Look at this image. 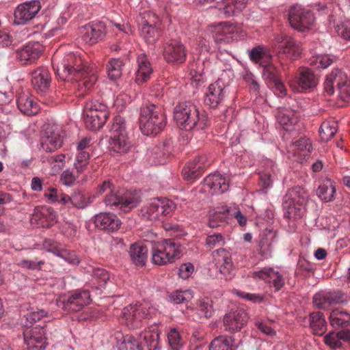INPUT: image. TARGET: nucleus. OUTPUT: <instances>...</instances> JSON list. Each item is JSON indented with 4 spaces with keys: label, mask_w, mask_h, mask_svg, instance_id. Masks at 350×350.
Wrapping results in <instances>:
<instances>
[{
    "label": "nucleus",
    "mask_w": 350,
    "mask_h": 350,
    "mask_svg": "<svg viewBox=\"0 0 350 350\" xmlns=\"http://www.w3.org/2000/svg\"><path fill=\"white\" fill-rule=\"evenodd\" d=\"M57 74L68 83L70 92L77 97H83L97 80L93 68L85 65L81 57L72 53L64 56L57 67Z\"/></svg>",
    "instance_id": "obj_1"
},
{
    "label": "nucleus",
    "mask_w": 350,
    "mask_h": 350,
    "mask_svg": "<svg viewBox=\"0 0 350 350\" xmlns=\"http://www.w3.org/2000/svg\"><path fill=\"white\" fill-rule=\"evenodd\" d=\"M174 119L178 127L185 130H202L207 125V118L200 114L196 105L191 101L178 103L174 108Z\"/></svg>",
    "instance_id": "obj_2"
},
{
    "label": "nucleus",
    "mask_w": 350,
    "mask_h": 350,
    "mask_svg": "<svg viewBox=\"0 0 350 350\" xmlns=\"http://www.w3.org/2000/svg\"><path fill=\"white\" fill-rule=\"evenodd\" d=\"M165 125V117L160 106L148 104L141 109L139 128L143 134L157 135Z\"/></svg>",
    "instance_id": "obj_3"
},
{
    "label": "nucleus",
    "mask_w": 350,
    "mask_h": 350,
    "mask_svg": "<svg viewBox=\"0 0 350 350\" xmlns=\"http://www.w3.org/2000/svg\"><path fill=\"white\" fill-rule=\"evenodd\" d=\"M182 247L179 243L174 239H165L152 244V262L154 265L162 266L172 263L180 258Z\"/></svg>",
    "instance_id": "obj_4"
},
{
    "label": "nucleus",
    "mask_w": 350,
    "mask_h": 350,
    "mask_svg": "<svg viewBox=\"0 0 350 350\" xmlns=\"http://www.w3.org/2000/svg\"><path fill=\"white\" fill-rule=\"evenodd\" d=\"M308 194L299 187L290 189L283 199L282 206L284 216L288 219L301 217L303 206L306 203Z\"/></svg>",
    "instance_id": "obj_5"
},
{
    "label": "nucleus",
    "mask_w": 350,
    "mask_h": 350,
    "mask_svg": "<svg viewBox=\"0 0 350 350\" xmlns=\"http://www.w3.org/2000/svg\"><path fill=\"white\" fill-rule=\"evenodd\" d=\"M174 203L167 198L150 199L139 212V215L148 221H156L170 215L175 209Z\"/></svg>",
    "instance_id": "obj_6"
},
{
    "label": "nucleus",
    "mask_w": 350,
    "mask_h": 350,
    "mask_svg": "<svg viewBox=\"0 0 350 350\" xmlns=\"http://www.w3.org/2000/svg\"><path fill=\"white\" fill-rule=\"evenodd\" d=\"M272 46L279 58L296 59L301 53V43L293 37L283 33H277L273 40Z\"/></svg>",
    "instance_id": "obj_7"
},
{
    "label": "nucleus",
    "mask_w": 350,
    "mask_h": 350,
    "mask_svg": "<svg viewBox=\"0 0 350 350\" xmlns=\"http://www.w3.org/2000/svg\"><path fill=\"white\" fill-rule=\"evenodd\" d=\"M90 301L88 290L77 289L70 294L60 296L57 299V306L67 312H78Z\"/></svg>",
    "instance_id": "obj_8"
},
{
    "label": "nucleus",
    "mask_w": 350,
    "mask_h": 350,
    "mask_svg": "<svg viewBox=\"0 0 350 350\" xmlns=\"http://www.w3.org/2000/svg\"><path fill=\"white\" fill-rule=\"evenodd\" d=\"M105 203L107 206L127 213L138 204L139 199L137 196L130 193L124 191H116L113 189L105 195Z\"/></svg>",
    "instance_id": "obj_9"
},
{
    "label": "nucleus",
    "mask_w": 350,
    "mask_h": 350,
    "mask_svg": "<svg viewBox=\"0 0 350 350\" xmlns=\"http://www.w3.org/2000/svg\"><path fill=\"white\" fill-rule=\"evenodd\" d=\"M64 132L57 124L44 125L41 145L44 150L53 152L62 146Z\"/></svg>",
    "instance_id": "obj_10"
},
{
    "label": "nucleus",
    "mask_w": 350,
    "mask_h": 350,
    "mask_svg": "<svg viewBox=\"0 0 350 350\" xmlns=\"http://www.w3.org/2000/svg\"><path fill=\"white\" fill-rule=\"evenodd\" d=\"M288 21L293 28L304 31L312 26L314 17L309 10L300 5H295L289 10Z\"/></svg>",
    "instance_id": "obj_11"
},
{
    "label": "nucleus",
    "mask_w": 350,
    "mask_h": 350,
    "mask_svg": "<svg viewBox=\"0 0 350 350\" xmlns=\"http://www.w3.org/2000/svg\"><path fill=\"white\" fill-rule=\"evenodd\" d=\"M121 317L128 327L136 329L144 319L150 317L149 308L142 304H131L123 308Z\"/></svg>",
    "instance_id": "obj_12"
},
{
    "label": "nucleus",
    "mask_w": 350,
    "mask_h": 350,
    "mask_svg": "<svg viewBox=\"0 0 350 350\" xmlns=\"http://www.w3.org/2000/svg\"><path fill=\"white\" fill-rule=\"evenodd\" d=\"M163 56L168 63L180 64L186 60L187 49L180 41L170 39L163 43Z\"/></svg>",
    "instance_id": "obj_13"
},
{
    "label": "nucleus",
    "mask_w": 350,
    "mask_h": 350,
    "mask_svg": "<svg viewBox=\"0 0 350 350\" xmlns=\"http://www.w3.org/2000/svg\"><path fill=\"white\" fill-rule=\"evenodd\" d=\"M227 87L221 79H217L209 85L205 94L204 103L211 108H216L222 105L228 96Z\"/></svg>",
    "instance_id": "obj_14"
},
{
    "label": "nucleus",
    "mask_w": 350,
    "mask_h": 350,
    "mask_svg": "<svg viewBox=\"0 0 350 350\" xmlns=\"http://www.w3.org/2000/svg\"><path fill=\"white\" fill-rule=\"evenodd\" d=\"M319 83L318 77L308 68H300L291 87L297 92L310 90L314 88Z\"/></svg>",
    "instance_id": "obj_15"
},
{
    "label": "nucleus",
    "mask_w": 350,
    "mask_h": 350,
    "mask_svg": "<svg viewBox=\"0 0 350 350\" xmlns=\"http://www.w3.org/2000/svg\"><path fill=\"white\" fill-rule=\"evenodd\" d=\"M211 162L206 154L196 157L192 161L187 163L182 170L183 178L192 182L198 178L204 170L209 166Z\"/></svg>",
    "instance_id": "obj_16"
},
{
    "label": "nucleus",
    "mask_w": 350,
    "mask_h": 350,
    "mask_svg": "<svg viewBox=\"0 0 350 350\" xmlns=\"http://www.w3.org/2000/svg\"><path fill=\"white\" fill-rule=\"evenodd\" d=\"M144 21L139 28V33L143 40L148 44H154L163 33V25L157 18Z\"/></svg>",
    "instance_id": "obj_17"
},
{
    "label": "nucleus",
    "mask_w": 350,
    "mask_h": 350,
    "mask_svg": "<svg viewBox=\"0 0 350 350\" xmlns=\"http://www.w3.org/2000/svg\"><path fill=\"white\" fill-rule=\"evenodd\" d=\"M41 5L38 1H30L19 4L14 11V23L23 25L33 19L38 13Z\"/></svg>",
    "instance_id": "obj_18"
},
{
    "label": "nucleus",
    "mask_w": 350,
    "mask_h": 350,
    "mask_svg": "<svg viewBox=\"0 0 350 350\" xmlns=\"http://www.w3.org/2000/svg\"><path fill=\"white\" fill-rule=\"evenodd\" d=\"M248 316L243 308H237L226 314L223 322L225 330L230 333L241 331L247 323Z\"/></svg>",
    "instance_id": "obj_19"
},
{
    "label": "nucleus",
    "mask_w": 350,
    "mask_h": 350,
    "mask_svg": "<svg viewBox=\"0 0 350 350\" xmlns=\"http://www.w3.org/2000/svg\"><path fill=\"white\" fill-rule=\"evenodd\" d=\"M107 33L105 24L102 21L92 22L81 29L82 39L86 43L95 44L104 38Z\"/></svg>",
    "instance_id": "obj_20"
},
{
    "label": "nucleus",
    "mask_w": 350,
    "mask_h": 350,
    "mask_svg": "<svg viewBox=\"0 0 350 350\" xmlns=\"http://www.w3.org/2000/svg\"><path fill=\"white\" fill-rule=\"evenodd\" d=\"M250 276L254 280H261L271 284L275 292L280 291L284 285V279L279 271L272 267H264L260 270L250 273Z\"/></svg>",
    "instance_id": "obj_21"
},
{
    "label": "nucleus",
    "mask_w": 350,
    "mask_h": 350,
    "mask_svg": "<svg viewBox=\"0 0 350 350\" xmlns=\"http://www.w3.org/2000/svg\"><path fill=\"white\" fill-rule=\"evenodd\" d=\"M346 297L341 291H321L316 293L313 297V304L319 309H328L329 307L342 303Z\"/></svg>",
    "instance_id": "obj_22"
},
{
    "label": "nucleus",
    "mask_w": 350,
    "mask_h": 350,
    "mask_svg": "<svg viewBox=\"0 0 350 350\" xmlns=\"http://www.w3.org/2000/svg\"><path fill=\"white\" fill-rule=\"evenodd\" d=\"M42 50L39 42H30L16 51V58L22 64H31L38 59Z\"/></svg>",
    "instance_id": "obj_23"
},
{
    "label": "nucleus",
    "mask_w": 350,
    "mask_h": 350,
    "mask_svg": "<svg viewBox=\"0 0 350 350\" xmlns=\"http://www.w3.org/2000/svg\"><path fill=\"white\" fill-rule=\"evenodd\" d=\"M51 77L49 71L44 67H39L31 73V84L38 93H46L49 89Z\"/></svg>",
    "instance_id": "obj_24"
},
{
    "label": "nucleus",
    "mask_w": 350,
    "mask_h": 350,
    "mask_svg": "<svg viewBox=\"0 0 350 350\" xmlns=\"http://www.w3.org/2000/svg\"><path fill=\"white\" fill-rule=\"evenodd\" d=\"M24 340L29 348L44 350L45 349V331L43 327H33L23 332Z\"/></svg>",
    "instance_id": "obj_25"
},
{
    "label": "nucleus",
    "mask_w": 350,
    "mask_h": 350,
    "mask_svg": "<svg viewBox=\"0 0 350 350\" xmlns=\"http://www.w3.org/2000/svg\"><path fill=\"white\" fill-rule=\"evenodd\" d=\"M236 27L230 23L225 22L213 27V38L217 43H228L235 36Z\"/></svg>",
    "instance_id": "obj_26"
},
{
    "label": "nucleus",
    "mask_w": 350,
    "mask_h": 350,
    "mask_svg": "<svg viewBox=\"0 0 350 350\" xmlns=\"http://www.w3.org/2000/svg\"><path fill=\"white\" fill-rule=\"evenodd\" d=\"M139 345L147 350H156L159 342V333L156 324L150 325L139 336Z\"/></svg>",
    "instance_id": "obj_27"
},
{
    "label": "nucleus",
    "mask_w": 350,
    "mask_h": 350,
    "mask_svg": "<svg viewBox=\"0 0 350 350\" xmlns=\"http://www.w3.org/2000/svg\"><path fill=\"white\" fill-rule=\"evenodd\" d=\"M230 214L234 216L240 226H243L246 224L247 219L239 211H237L233 213H230V211L228 208L222 207L219 211H215L211 215L208 221L209 227L215 228L219 226V224H217V221L224 222L226 221Z\"/></svg>",
    "instance_id": "obj_28"
},
{
    "label": "nucleus",
    "mask_w": 350,
    "mask_h": 350,
    "mask_svg": "<svg viewBox=\"0 0 350 350\" xmlns=\"http://www.w3.org/2000/svg\"><path fill=\"white\" fill-rule=\"evenodd\" d=\"M137 70L135 73V82L138 85L146 83L153 72V69L148 57L144 54L138 55Z\"/></svg>",
    "instance_id": "obj_29"
},
{
    "label": "nucleus",
    "mask_w": 350,
    "mask_h": 350,
    "mask_svg": "<svg viewBox=\"0 0 350 350\" xmlns=\"http://www.w3.org/2000/svg\"><path fill=\"white\" fill-rule=\"evenodd\" d=\"M213 256L219 272L226 277L230 275L234 269L230 253L224 249L219 248L214 252Z\"/></svg>",
    "instance_id": "obj_30"
},
{
    "label": "nucleus",
    "mask_w": 350,
    "mask_h": 350,
    "mask_svg": "<svg viewBox=\"0 0 350 350\" xmlns=\"http://www.w3.org/2000/svg\"><path fill=\"white\" fill-rule=\"evenodd\" d=\"M347 75L340 69H334L329 73L324 82V90L327 95L334 93L335 87L337 89L347 81Z\"/></svg>",
    "instance_id": "obj_31"
},
{
    "label": "nucleus",
    "mask_w": 350,
    "mask_h": 350,
    "mask_svg": "<svg viewBox=\"0 0 350 350\" xmlns=\"http://www.w3.org/2000/svg\"><path fill=\"white\" fill-rule=\"evenodd\" d=\"M95 225L102 230L114 232L118 230L121 225L118 217L112 213H100L96 216Z\"/></svg>",
    "instance_id": "obj_32"
},
{
    "label": "nucleus",
    "mask_w": 350,
    "mask_h": 350,
    "mask_svg": "<svg viewBox=\"0 0 350 350\" xmlns=\"http://www.w3.org/2000/svg\"><path fill=\"white\" fill-rule=\"evenodd\" d=\"M265 169L259 173L260 185L263 189L272 187L275 180L278 179V169L273 161L267 160L265 162Z\"/></svg>",
    "instance_id": "obj_33"
},
{
    "label": "nucleus",
    "mask_w": 350,
    "mask_h": 350,
    "mask_svg": "<svg viewBox=\"0 0 350 350\" xmlns=\"http://www.w3.org/2000/svg\"><path fill=\"white\" fill-rule=\"evenodd\" d=\"M329 323L334 329H346L350 327V313L346 310L337 308L330 312Z\"/></svg>",
    "instance_id": "obj_34"
},
{
    "label": "nucleus",
    "mask_w": 350,
    "mask_h": 350,
    "mask_svg": "<svg viewBox=\"0 0 350 350\" xmlns=\"http://www.w3.org/2000/svg\"><path fill=\"white\" fill-rule=\"evenodd\" d=\"M17 106L19 110L27 116H33L39 111L38 104L28 92H21L17 97Z\"/></svg>",
    "instance_id": "obj_35"
},
{
    "label": "nucleus",
    "mask_w": 350,
    "mask_h": 350,
    "mask_svg": "<svg viewBox=\"0 0 350 350\" xmlns=\"http://www.w3.org/2000/svg\"><path fill=\"white\" fill-rule=\"evenodd\" d=\"M324 342L333 349L341 347L344 342L350 344V330L344 329L338 332H329L324 336Z\"/></svg>",
    "instance_id": "obj_36"
},
{
    "label": "nucleus",
    "mask_w": 350,
    "mask_h": 350,
    "mask_svg": "<svg viewBox=\"0 0 350 350\" xmlns=\"http://www.w3.org/2000/svg\"><path fill=\"white\" fill-rule=\"evenodd\" d=\"M204 184L216 193H223L228 189L226 178L220 174H213L206 176Z\"/></svg>",
    "instance_id": "obj_37"
},
{
    "label": "nucleus",
    "mask_w": 350,
    "mask_h": 350,
    "mask_svg": "<svg viewBox=\"0 0 350 350\" xmlns=\"http://www.w3.org/2000/svg\"><path fill=\"white\" fill-rule=\"evenodd\" d=\"M44 247L46 248L49 252L61 257L70 264L77 265L79 263V258L74 251L59 249L54 243H52L50 241H46L44 243Z\"/></svg>",
    "instance_id": "obj_38"
},
{
    "label": "nucleus",
    "mask_w": 350,
    "mask_h": 350,
    "mask_svg": "<svg viewBox=\"0 0 350 350\" xmlns=\"http://www.w3.org/2000/svg\"><path fill=\"white\" fill-rule=\"evenodd\" d=\"M109 146L113 152L120 154L127 153L132 147L126 134L117 135V133L116 135L111 136Z\"/></svg>",
    "instance_id": "obj_39"
},
{
    "label": "nucleus",
    "mask_w": 350,
    "mask_h": 350,
    "mask_svg": "<svg viewBox=\"0 0 350 350\" xmlns=\"http://www.w3.org/2000/svg\"><path fill=\"white\" fill-rule=\"evenodd\" d=\"M239 342L232 336H219L209 345V350H237Z\"/></svg>",
    "instance_id": "obj_40"
},
{
    "label": "nucleus",
    "mask_w": 350,
    "mask_h": 350,
    "mask_svg": "<svg viewBox=\"0 0 350 350\" xmlns=\"http://www.w3.org/2000/svg\"><path fill=\"white\" fill-rule=\"evenodd\" d=\"M147 246L142 243H135L130 247V256L133 262L137 266H144L147 259Z\"/></svg>",
    "instance_id": "obj_41"
},
{
    "label": "nucleus",
    "mask_w": 350,
    "mask_h": 350,
    "mask_svg": "<svg viewBox=\"0 0 350 350\" xmlns=\"http://www.w3.org/2000/svg\"><path fill=\"white\" fill-rule=\"evenodd\" d=\"M310 326L315 335L322 336L327 330V323L323 313L312 312L309 316Z\"/></svg>",
    "instance_id": "obj_42"
},
{
    "label": "nucleus",
    "mask_w": 350,
    "mask_h": 350,
    "mask_svg": "<svg viewBox=\"0 0 350 350\" xmlns=\"http://www.w3.org/2000/svg\"><path fill=\"white\" fill-rule=\"evenodd\" d=\"M277 120L285 131H291L294 129L297 118L295 116L293 111L283 109L278 111Z\"/></svg>",
    "instance_id": "obj_43"
},
{
    "label": "nucleus",
    "mask_w": 350,
    "mask_h": 350,
    "mask_svg": "<svg viewBox=\"0 0 350 350\" xmlns=\"http://www.w3.org/2000/svg\"><path fill=\"white\" fill-rule=\"evenodd\" d=\"M276 232L271 229L263 230L259 235V247L262 254H268L271 252V247L275 241Z\"/></svg>",
    "instance_id": "obj_44"
},
{
    "label": "nucleus",
    "mask_w": 350,
    "mask_h": 350,
    "mask_svg": "<svg viewBox=\"0 0 350 350\" xmlns=\"http://www.w3.org/2000/svg\"><path fill=\"white\" fill-rule=\"evenodd\" d=\"M85 110L90 111L92 117H98L101 120H107L109 115L107 106L98 100L88 103Z\"/></svg>",
    "instance_id": "obj_45"
},
{
    "label": "nucleus",
    "mask_w": 350,
    "mask_h": 350,
    "mask_svg": "<svg viewBox=\"0 0 350 350\" xmlns=\"http://www.w3.org/2000/svg\"><path fill=\"white\" fill-rule=\"evenodd\" d=\"M317 193L322 200L331 202L334 199L336 187L330 179H327L319 185Z\"/></svg>",
    "instance_id": "obj_46"
},
{
    "label": "nucleus",
    "mask_w": 350,
    "mask_h": 350,
    "mask_svg": "<svg viewBox=\"0 0 350 350\" xmlns=\"http://www.w3.org/2000/svg\"><path fill=\"white\" fill-rule=\"evenodd\" d=\"M250 59L254 63L258 64L260 66L269 62L271 58L269 51L261 46L254 47L249 53Z\"/></svg>",
    "instance_id": "obj_47"
},
{
    "label": "nucleus",
    "mask_w": 350,
    "mask_h": 350,
    "mask_svg": "<svg viewBox=\"0 0 350 350\" xmlns=\"http://www.w3.org/2000/svg\"><path fill=\"white\" fill-rule=\"evenodd\" d=\"M293 150L295 154H297L300 158H306L308 157L312 150V144L309 139L301 137L296 141L293 144Z\"/></svg>",
    "instance_id": "obj_48"
},
{
    "label": "nucleus",
    "mask_w": 350,
    "mask_h": 350,
    "mask_svg": "<svg viewBox=\"0 0 350 350\" xmlns=\"http://www.w3.org/2000/svg\"><path fill=\"white\" fill-rule=\"evenodd\" d=\"M338 130V124L336 121L323 122L319 129L320 136L322 140L328 141L331 139L336 133Z\"/></svg>",
    "instance_id": "obj_49"
},
{
    "label": "nucleus",
    "mask_w": 350,
    "mask_h": 350,
    "mask_svg": "<svg viewBox=\"0 0 350 350\" xmlns=\"http://www.w3.org/2000/svg\"><path fill=\"white\" fill-rule=\"evenodd\" d=\"M90 154L89 151H77L74 162V168L77 170V175L85 172L89 163Z\"/></svg>",
    "instance_id": "obj_50"
},
{
    "label": "nucleus",
    "mask_w": 350,
    "mask_h": 350,
    "mask_svg": "<svg viewBox=\"0 0 350 350\" xmlns=\"http://www.w3.org/2000/svg\"><path fill=\"white\" fill-rule=\"evenodd\" d=\"M123 66L122 60L120 59H111L107 64V70L109 79L116 80L120 78L122 73Z\"/></svg>",
    "instance_id": "obj_51"
},
{
    "label": "nucleus",
    "mask_w": 350,
    "mask_h": 350,
    "mask_svg": "<svg viewBox=\"0 0 350 350\" xmlns=\"http://www.w3.org/2000/svg\"><path fill=\"white\" fill-rule=\"evenodd\" d=\"M262 67V75L268 85L280 79V72L273 64L267 62Z\"/></svg>",
    "instance_id": "obj_52"
},
{
    "label": "nucleus",
    "mask_w": 350,
    "mask_h": 350,
    "mask_svg": "<svg viewBox=\"0 0 350 350\" xmlns=\"http://www.w3.org/2000/svg\"><path fill=\"white\" fill-rule=\"evenodd\" d=\"M169 300L174 304H183L189 301L193 298V293L191 291H175L171 293L169 296Z\"/></svg>",
    "instance_id": "obj_53"
},
{
    "label": "nucleus",
    "mask_w": 350,
    "mask_h": 350,
    "mask_svg": "<svg viewBox=\"0 0 350 350\" xmlns=\"http://www.w3.org/2000/svg\"><path fill=\"white\" fill-rule=\"evenodd\" d=\"M84 122L85 126L91 131H96L101 129L106 120H101L100 118L92 117L91 113L84 109Z\"/></svg>",
    "instance_id": "obj_54"
},
{
    "label": "nucleus",
    "mask_w": 350,
    "mask_h": 350,
    "mask_svg": "<svg viewBox=\"0 0 350 350\" xmlns=\"http://www.w3.org/2000/svg\"><path fill=\"white\" fill-rule=\"evenodd\" d=\"M334 62V59L327 55H319L313 56L309 59V64L311 66L321 68L323 69L327 68Z\"/></svg>",
    "instance_id": "obj_55"
},
{
    "label": "nucleus",
    "mask_w": 350,
    "mask_h": 350,
    "mask_svg": "<svg viewBox=\"0 0 350 350\" xmlns=\"http://www.w3.org/2000/svg\"><path fill=\"white\" fill-rule=\"evenodd\" d=\"M200 314L205 318L211 317L213 314V301L208 298L200 299L197 304Z\"/></svg>",
    "instance_id": "obj_56"
},
{
    "label": "nucleus",
    "mask_w": 350,
    "mask_h": 350,
    "mask_svg": "<svg viewBox=\"0 0 350 350\" xmlns=\"http://www.w3.org/2000/svg\"><path fill=\"white\" fill-rule=\"evenodd\" d=\"M274 323L273 320L268 319L267 321L261 320H256L255 321V325L258 329L265 335L269 336H274L276 334V332L272 325Z\"/></svg>",
    "instance_id": "obj_57"
},
{
    "label": "nucleus",
    "mask_w": 350,
    "mask_h": 350,
    "mask_svg": "<svg viewBox=\"0 0 350 350\" xmlns=\"http://www.w3.org/2000/svg\"><path fill=\"white\" fill-rule=\"evenodd\" d=\"M225 241L221 233H213L206 238L205 245L207 248L211 250L216 247H221L224 245Z\"/></svg>",
    "instance_id": "obj_58"
},
{
    "label": "nucleus",
    "mask_w": 350,
    "mask_h": 350,
    "mask_svg": "<svg viewBox=\"0 0 350 350\" xmlns=\"http://www.w3.org/2000/svg\"><path fill=\"white\" fill-rule=\"evenodd\" d=\"M119 350H144V349L139 341L132 336H126L124 337L123 341L120 345Z\"/></svg>",
    "instance_id": "obj_59"
},
{
    "label": "nucleus",
    "mask_w": 350,
    "mask_h": 350,
    "mask_svg": "<svg viewBox=\"0 0 350 350\" xmlns=\"http://www.w3.org/2000/svg\"><path fill=\"white\" fill-rule=\"evenodd\" d=\"M91 275L100 286L103 287L106 282L109 280V273L102 268H94L92 270Z\"/></svg>",
    "instance_id": "obj_60"
},
{
    "label": "nucleus",
    "mask_w": 350,
    "mask_h": 350,
    "mask_svg": "<svg viewBox=\"0 0 350 350\" xmlns=\"http://www.w3.org/2000/svg\"><path fill=\"white\" fill-rule=\"evenodd\" d=\"M169 345L174 350H178L183 342L179 332L176 329H172L167 334Z\"/></svg>",
    "instance_id": "obj_61"
},
{
    "label": "nucleus",
    "mask_w": 350,
    "mask_h": 350,
    "mask_svg": "<svg viewBox=\"0 0 350 350\" xmlns=\"http://www.w3.org/2000/svg\"><path fill=\"white\" fill-rule=\"evenodd\" d=\"M44 263V260L36 258L34 260L22 259L18 261L17 265L23 269L37 270L40 269Z\"/></svg>",
    "instance_id": "obj_62"
},
{
    "label": "nucleus",
    "mask_w": 350,
    "mask_h": 350,
    "mask_svg": "<svg viewBox=\"0 0 350 350\" xmlns=\"http://www.w3.org/2000/svg\"><path fill=\"white\" fill-rule=\"evenodd\" d=\"M111 135L120 134H126L125 132V125L123 118L120 116H116L113 118V124L111 127Z\"/></svg>",
    "instance_id": "obj_63"
},
{
    "label": "nucleus",
    "mask_w": 350,
    "mask_h": 350,
    "mask_svg": "<svg viewBox=\"0 0 350 350\" xmlns=\"http://www.w3.org/2000/svg\"><path fill=\"white\" fill-rule=\"evenodd\" d=\"M79 176L77 172L74 173L69 170H66L61 174L60 180L63 185L70 187L74 185Z\"/></svg>",
    "instance_id": "obj_64"
}]
</instances>
